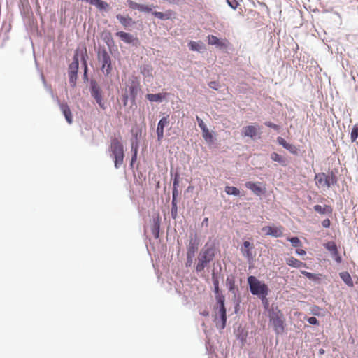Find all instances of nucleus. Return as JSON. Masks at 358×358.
<instances>
[{
	"label": "nucleus",
	"mask_w": 358,
	"mask_h": 358,
	"mask_svg": "<svg viewBox=\"0 0 358 358\" xmlns=\"http://www.w3.org/2000/svg\"><path fill=\"white\" fill-rule=\"evenodd\" d=\"M109 151L113 159L115 167L119 169L123 164L124 158V146L120 136L111 138Z\"/></svg>",
	"instance_id": "1"
},
{
	"label": "nucleus",
	"mask_w": 358,
	"mask_h": 358,
	"mask_svg": "<svg viewBox=\"0 0 358 358\" xmlns=\"http://www.w3.org/2000/svg\"><path fill=\"white\" fill-rule=\"evenodd\" d=\"M215 257V250L213 247L204 248L202 249L196 259V271L201 272L205 267Z\"/></svg>",
	"instance_id": "2"
},
{
	"label": "nucleus",
	"mask_w": 358,
	"mask_h": 358,
	"mask_svg": "<svg viewBox=\"0 0 358 358\" xmlns=\"http://www.w3.org/2000/svg\"><path fill=\"white\" fill-rule=\"evenodd\" d=\"M248 282L250 286V290L253 295H257L262 299L266 298L268 295V286L264 282L259 281L256 277H248Z\"/></svg>",
	"instance_id": "3"
},
{
	"label": "nucleus",
	"mask_w": 358,
	"mask_h": 358,
	"mask_svg": "<svg viewBox=\"0 0 358 358\" xmlns=\"http://www.w3.org/2000/svg\"><path fill=\"white\" fill-rule=\"evenodd\" d=\"M315 180L316 185L320 188H329L337 182L336 177L333 173L329 175L319 173L315 175Z\"/></svg>",
	"instance_id": "4"
},
{
	"label": "nucleus",
	"mask_w": 358,
	"mask_h": 358,
	"mask_svg": "<svg viewBox=\"0 0 358 358\" xmlns=\"http://www.w3.org/2000/svg\"><path fill=\"white\" fill-rule=\"evenodd\" d=\"M270 322L273 326L274 331L277 334H282L284 332V319L283 314L280 310H273L270 313Z\"/></svg>",
	"instance_id": "5"
},
{
	"label": "nucleus",
	"mask_w": 358,
	"mask_h": 358,
	"mask_svg": "<svg viewBox=\"0 0 358 358\" xmlns=\"http://www.w3.org/2000/svg\"><path fill=\"white\" fill-rule=\"evenodd\" d=\"M99 59L101 62V70L108 76L112 71L111 59L108 53L103 50L99 53Z\"/></svg>",
	"instance_id": "6"
},
{
	"label": "nucleus",
	"mask_w": 358,
	"mask_h": 358,
	"mask_svg": "<svg viewBox=\"0 0 358 358\" xmlns=\"http://www.w3.org/2000/svg\"><path fill=\"white\" fill-rule=\"evenodd\" d=\"M79 61L77 53L73 57V60L69 66V82L72 85H75L77 79Z\"/></svg>",
	"instance_id": "7"
},
{
	"label": "nucleus",
	"mask_w": 358,
	"mask_h": 358,
	"mask_svg": "<svg viewBox=\"0 0 358 358\" xmlns=\"http://www.w3.org/2000/svg\"><path fill=\"white\" fill-rule=\"evenodd\" d=\"M207 42L209 45H215L220 50L227 49L230 45V42L227 38L220 39L214 35H208Z\"/></svg>",
	"instance_id": "8"
},
{
	"label": "nucleus",
	"mask_w": 358,
	"mask_h": 358,
	"mask_svg": "<svg viewBox=\"0 0 358 358\" xmlns=\"http://www.w3.org/2000/svg\"><path fill=\"white\" fill-rule=\"evenodd\" d=\"M215 299L217 303L220 304L219 314L222 320L221 329H224L227 322L226 308L224 306V296L220 293L215 294Z\"/></svg>",
	"instance_id": "9"
},
{
	"label": "nucleus",
	"mask_w": 358,
	"mask_h": 358,
	"mask_svg": "<svg viewBox=\"0 0 358 358\" xmlns=\"http://www.w3.org/2000/svg\"><path fill=\"white\" fill-rule=\"evenodd\" d=\"M324 247L331 253L332 258L336 263L341 264L342 262V257L334 241H331L325 243Z\"/></svg>",
	"instance_id": "10"
},
{
	"label": "nucleus",
	"mask_w": 358,
	"mask_h": 358,
	"mask_svg": "<svg viewBox=\"0 0 358 358\" xmlns=\"http://www.w3.org/2000/svg\"><path fill=\"white\" fill-rule=\"evenodd\" d=\"M91 94L93 98L96 100V103L99 104V106L101 108L105 109V106L101 95V91L100 87L96 84H94L92 85Z\"/></svg>",
	"instance_id": "11"
},
{
	"label": "nucleus",
	"mask_w": 358,
	"mask_h": 358,
	"mask_svg": "<svg viewBox=\"0 0 358 358\" xmlns=\"http://www.w3.org/2000/svg\"><path fill=\"white\" fill-rule=\"evenodd\" d=\"M259 128L257 126L249 125L244 127L242 130L243 136H248L254 138L259 133Z\"/></svg>",
	"instance_id": "12"
},
{
	"label": "nucleus",
	"mask_w": 358,
	"mask_h": 358,
	"mask_svg": "<svg viewBox=\"0 0 358 358\" xmlns=\"http://www.w3.org/2000/svg\"><path fill=\"white\" fill-rule=\"evenodd\" d=\"M278 143L282 145L284 148L287 150L290 153L293 155H298V148L296 145L287 143L283 138L278 137L277 138Z\"/></svg>",
	"instance_id": "13"
},
{
	"label": "nucleus",
	"mask_w": 358,
	"mask_h": 358,
	"mask_svg": "<svg viewBox=\"0 0 358 358\" xmlns=\"http://www.w3.org/2000/svg\"><path fill=\"white\" fill-rule=\"evenodd\" d=\"M59 108H60V110L62 112L63 115H64L66 122L69 124H72L73 115H72V113L70 110V108L69 107L67 103H59Z\"/></svg>",
	"instance_id": "14"
},
{
	"label": "nucleus",
	"mask_w": 358,
	"mask_h": 358,
	"mask_svg": "<svg viewBox=\"0 0 358 358\" xmlns=\"http://www.w3.org/2000/svg\"><path fill=\"white\" fill-rule=\"evenodd\" d=\"M199 243L196 238H190L189 243L187 246V254H189V257H194L196 252L198 250Z\"/></svg>",
	"instance_id": "15"
},
{
	"label": "nucleus",
	"mask_w": 358,
	"mask_h": 358,
	"mask_svg": "<svg viewBox=\"0 0 358 358\" xmlns=\"http://www.w3.org/2000/svg\"><path fill=\"white\" fill-rule=\"evenodd\" d=\"M161 218L159 214L153 217L151 231L155 238H159Z\"/></svg>",
	"instance_id": "16"
},
{
	"label": "nucleus",
	"mask_w": 358,
	"mask_h": 358,
	"mask_svg": "<svg viewBox=\"0 0 358 358\" xmlns=\"http://www.w3.org/2000/svg\"><path fill=\"white\" fill-rule=\"evenodd\" d=\"M169 123L168 117H162L158 122L157 128V134L158 140H161L164 136V129Z\"/></svg>",
	"instance_id": "17"
},
{
	"label": "nucleus",
	"mask_w": 358,
	"mask_h": 358,
	"mask_svg": "<svg viewBox=\"0 0 358 358\" xmlns=\"http://www.w3.org/2000/svg\"><path fill=\"white\" fill-rule=\"evenodd\" d=\"M116 35L127 43H132L135 41L136 43H137L138 42V39L134 38L131 34L124 31H118L116 33Z\"/></svg>",
	"instance_id": "18"
},
{
	"label": "nucleus",
	"mask_w": 358,
	"mask_h": 358,
	"mask_svg": "<svg viewBox=\"0 0 358 358\" xmlns=\"http://www.w3.org/2000/svg\"><path fill=\"white\" fill-rule=\"evenodd\" d=\"M245 185L257 195H260L264 192V189L259 186V183L249 181Z\"/></svg>",
	"instance_id": "19"
},
{
	"label": "nucleus",
	"mask_w": 358,
	"mask_h": 358,
	"mask_svg": "<svg viewBox=\"0 0 358 358\" xmlns=\"http://www.w3.org/2000/svg\"><path fill=\"white\" fill-rule=\"evenodd\" d=\"M252 248L253 245L250 243L249 241H245L243 242V248H241V252L245 257H247L248 259H250L252 257Z\"/></svg>",
	"instance_id": "20"
},
{
	"label": "nucleus",
	"mask_w": 358,
	"mask_h": 358,
	"mask_svg": "<svg viewBox=\"0 0 358 358\" xmlns=\"http://www.w3.org/2000/svg\"><path fill=\"white\" fill-rule=\"evenodd\" d=\"M286 264L293 268L306 267V264L294 257H289L286 259Z\"/></svg>",
	"instance_id": "21"
},
{
	"label": "nucleus",
	"mask_w": 358,
	"mask_h": 358,
	"mask_svg": "<svg viewBox=\"0 0 358 358\" xmlns=\"http://www.w3.org/2000/svg\"><path fill=\"white\" fill-rule=\"evenodd\" d=\"M314 210L322 215H331L333 212V209L331 207V206L329 205H324V206H322L320 205H315L314 206Z\"/></svg>",
	"instance_id": "22"
},
{
	"label": "nucleus",
	"mask_w": 358,
	"mask_h": 358,
	"mask_svg": "<svg viewBox=\"0 0 358 358\" xmlns=\"http://www.w3.org/2000/svg\"><path fill=\"white\" fill-rule=\"evenodd\" d=\"M188 46L192 51L202 52L206 49L204 43L201 41H190Z\"/></svg>",
	"instance_id": "23"
},
{
	"label": "nucleus",
	"mask_w": 358,
	"mask_h": 358,
	"mask_svg": "<svg viewBox=\"0 0 358 358\" xmlns=\"http://www.w3.org/2000/svg\"><path fill=\"white\" fill-rule=\"evenodd\" d=\"M340 277L342 280L350 287H352L354 286L353 280L351 278L350 273L347 271L340 273Z\"/></svg>",
	"instance_id": "24"
},
{
	"label": "nucleus",
	"mask_w": 358,
	"mask_h": 358,
	"mask_svg": "<svg viewBox=\"0 0 358 358\" xmlns=\"http://www.w3.org/2000/svg\"><path fill=\"white\" fill-rule=\"evenodd\" d=\"M90 4L96 6L100 10H106L109 8L108 3L102 0H92Z\"/></svg>",
	"instance_id": "25"
},
{
	"label": "nucleus",
	"mask_w": 358,
	"mask_h": 358,
	"mask_svg": "<svg viewBox=\"0 0 358 358\" xmlns=\"http://www.w3.org/2000/svg\"><path fill=\"white\" fill-rule=\"evenodd\" d=\"M165 95H162L161 93L158 94H148L146 98L152 102L162 101Z\"/></svg>",
	"instance_id": "26"
},
{
	"label": "nucleus",
	"mask_w": 358,
	"mask_h": 358,
	"mask_svg": "<svg viewBox=\"0 0 358 358\" xmlns=\"http://www.w3.org/2000/svg\"><path fill=\"white\" fill-rule=\"evenodd\" d=\"M283 230L284 228L282 226H272L271 236L275 238L281 237L283 235Z\"/></svg>",
	"instance_id": "27"
},
{
	"label": "nucleus",
	"mask_w": 358,
	"mask_h": 358,
	"mask_svg": "<svg viewBox=\"0 0 358 358\" xmlns=\"http://www.w3.org/2000/svg\"><path fill=\"white\" fill-rule=\"evenodd\" d=\"M271 159L274 162H277L282 165H285V158L276 152H273L271 155Z\"/></svg>",
	"instance_id": "28"
},
{
	"label": "nucleus",
	"mask_w": 358,
	"mask_h": 358,
	"mask_svg": "<svg viewBox=\"0 0 358 358\" xmlns=\"http://www.w3.org/2000/svg\"><path fill=\"white\" fill-rule=\"evenodd\" d=\"M225 192L229 195H234L238 196L240 194V191L238 188L235 187L227 186L225 187Z\"/></svg>",
	"instance_id": "29"
},
{
	"label": "nucleus",
	"mask_w": 358,
	"mask_h": 358,
	"mask_svg": "<svg viewBox=\"0 0 358 358\" xmlns=\"http://www.w3.org/2000/svg\"><path fill=\"white\" fill-rule=\"evenodd\" d=\"M358 137V124H355L350 134V139L352 142H355Z\"/></svg>",
	"instance_id": "30"
},
{
	"label": "nucleus",
	"mask_w": 358,
	"mask_h": 358,
	"mask_svg": "<svg viewBox=\"0 0 358 358\" xmlns=\"http://www.w3.org/2000/svg\"><path fill=\"white\" fill-rule=\"evenodd\" d=\"M153 15L159 18V19H161V20H167L169 18V16H170V13H162V12H155L153 13Z\"/></svg>",
	"instance_id": "31"
},
{
	"label": "nucleus",
	"mask_w": 358,
	"mask_h": 358,
	"mask_svg": "<svg viewBox=\"0 0 358 358\" xmlns=\"http://www.w3.org/2000/svg\"><path fill=\"white\" fill-rule=\"evenodd\" d=\"M202 132H203V137L206 140V141H211L212 138H213V136L212 134L210 133L209 130L208 129V128H203V130H202Z\"/></svg>",
	"instance_id": "32"
},
{
	"label": "nucleus",
	"mask_w": 358,
	"mask_h": 358,
	"mask_svg": "<svg viewBox=\"0 0 358 358\" xmlns=\"http://www.w3.org/2000/svg\"><path fill=\"white\" fill-rule=\"evenodd\" d=\"M152 7L147 6V5H143V4L139 3L138 10H139L141 12L150 13L152 11Z\"/></svg>",
	"instance_id": "33"
},
{
	"label": "nucleus",
	"mask_w": 358,
	"mask_h": 358,
	"mask_svg": "<svg viewBox=\"0 0 358 358\" xmlns=\"http://www.w3.org/2000/svg\"><path fill=\"white\" fill-rule=\"evenodd\" d=\"M287 240L291 242L294 247H299L301 245V241L297 237L289 238Z\"/></svg>",
	"instance_id": "34"
},
{
	"label": "nucleus",
	"mask_w": 358,
	"mask_h": 358,
	"mask_svg": "<svg viewBox=\"0 0 358 358\" xmlns=\"http://www.w3.org/2000/svg\"><path fill=\"white\" fill-rule=\"evenodd\" d=\"M171 215L173 217H176L177 215V203L175 199H172L171 202Z\"/></svg>",
	"instance_id": "35"
},
{
	"label": "nucleus",
	"mask_w": 358,
	"mask_h": 358,
	"mask_svg": "<svg viewBox=\"0 0 358 358\" xmlns=\"http://www.w3.org/2000/svg\"><path fill=\"white\" fill-rule=\"evenodd\" d=\"M227 2L229 6L234 10L239 6V3L237 0H227Z\"/></svg>",
	"instance_id": "36"
},
{
	"label": "nucleus",
	"mask_w": 358,
	"mask_h": 358,
	"mask_svg": "<svg viewBox=\"0 0 358 358\" xmlns=\"http://www.w3.org/2000/svg\"><path fill=\"white\" fill-rule=\"evenodd\" d=\"M213 282L214 285V292L215 294L220 293V289H219V281L217 278H215L214 275L213 276Z\"/></svg>",
	"instance_id": "37"
},
{
	"label": "nucleus",
	"mask_w": 358,
	"mask_h": 358,
	"mask_svg": "<svg viewBox=\"0 0 358 358\" xmlns=\"http://www.w3.org/2000/svg\"><path fill=\"white\" fill-rule=\"evenodd\" d=\"M127 6L131 8V9H134V10H138V6H139V3H136V2H134L131 0H128L127 1Z\"/></svg>",
	"instance_id": "38"
},
{
	"label": "nucleus",
	"mask_w": 358,
	"mask_h": 358,
	"mask_svg": "<svg viewBox=\"0 0 358 358\" xmlns=\"http://www.w3.org/2000/svg\"><path fill=\"white\" fill-rule=\"evenodd\" d=\"M131 149L134 152V154L132 155V157H131V164L132 165V164L137 159V152H138V146L136 145L135 147L134 146V145H132V147H131Z\"/></svg>",
	"instance_id": "39"
},
{
	"label": "nucleus",
	"mask_w": 358,
	"mask_h": 358,
	"mask_svg": "<svg viewBox=\"0 0 358 358\" xmlns=\"http://www.w3.org/2000/svg\"><path fill=\"white\" fill-rule=\"evenodd\" d=\"M301 273L310 280H315L316 279L315 275L312 273H310V272H308L306 271H301Z\"/></svg>",
	"instance_id": "40"
},
{
	"label": "nucleus",
	"mask_w": 358,
	"mask_h": 358,
	"mask_svg": "<svg viewBox=\"0 0 358 358\" xmlns=\"http://www.w3.org/2000/svg\"><path fill=\"white\" fill-rule=\"evenodd\" d=\"M307 321L308 322L309 324H313V325H318L319 324V322H318L317 319L315 317H310L308 318Z\"/></svg>",
	"instance_id": "41"
},
{
	"label": "nucleus",
	"mask_w": 358,
	"mask_h": 358,
	"mask_svg": "<svg viewBox=\"0 0 358 358\" xmlns=\"http://www.w3.org/2000/svg\"><path fill=\"white\" fill-rule=\"evenodd\" d=\"M130 95L134 99L137 94V88L136 86H131L129 87Z\"/></svg>",
	"instance_id": "42"
},
{
	"label": "nucleus",
	"mask_w": 358,
	"mask_h": 358,
	"mask_svg": "<svg viewBox=\"0 0 358 358\" xmlns=\"http://www.w3.org/2000/svg\"><path fill=\"white\" fill-rule=\"evenodd\" d=\"M320 307L317 306H314L312 308H311V313L315 315H320Z\"/></svg>",
	"instance_id": "43"
},
{
	"label": "nucleus",
	"mask_w": 358,
	"mask_h": 358,
	"mask_svg": "<svg viewBox=\"0 0 358 358\" xmlns=\"http://www.w3.org/2000/svg\"><path fill=\"white\" fill-rule=\"evenodd\" d=\"M271 228L272 226H266L262 228V231L265 232L266 235L271 236Z\"/></svg>",
	"instance_id": "44"
},
{
	"label": "nucleus",
	"mask_w": 358,
	"mask_h": 358,
	"mask_svg": "<svg viewBox=\"0 0 358 358\" xmlns=\"http://www.w3.org/2000/svg\"><path fill=\"white\" fill-rule=\"evenodd\" d=\"M265 125H266L267 127H268L270 128H273L275 130H278L279 129V127L277 124H275L271 122H266Z\"/></svg>",
	"instance_id": "45"
},
{
	"label": "nucleus",
	"mask_w": 358,
	"mask_h": 358,
	"mask_svg": "<svg viewBox=\"0 0 358 358\" xmlns=\"http://www.w3.org/2000/svg\"><path fill=\"white\" fill-rule=\"evenodd\" d=\"M178 178H179L178 174H176L174 180H173V188H178L179 186Z\"/></svg>",
	"instance_id": "46"
},
{
	"label": "nucleus",
	"mask_w": 358,
	"mask_h": 358,
	"mask_svg": "<svg viewBox=\"0 0 358 358\" xmlns=\"http://www.w3.org/2000/svg\"><path fill=\"white\" fill-rule=\"evenodd\" d=\"M322 225L324 228H328L331 225V222L329 219H325L322 222Z\"/></svg>",
	"instance_id": "47"
},
{
	"label": "nucleus",
	"mask_w": 358,
	"mask_h": 358,
	"mask_svg": "<svg viewBox=\"0 0 358 358\" xmlns=\"http://www.w3.org/2000/svg\"><path fill=\"white\" fill-rule=\"evenodd\" d=\"M196 120L198 121L199 126L201 129V130H203V128H206V124H204L201 119H200L199 117H196Z\"/></svg>",
	"instance_id": "48"
},
{
	"label": "nucleus",
	"mask_w": 358,
	"mask_h": 358,
	"mask_svg": "<svg viewBox=\"0 0 358 358\" xmlns=\"http://www.w3.org/2000/svg\"><path fill=\"white\" fill-rule=\"evenodd\" d=\"M178 188H173V191H172V199H175L176 200V197L178 196Z\"/></svg>",
	"instance_id": "49"
},
{
	"label": "nucleus",
	"mask_w": 358,
	"mask_h": 358,
	"mask_svg": "<svg viewBox=\"0 0 358 358\" xmlns=\"http://www.w3.org/2000/svg\"><path fill=\"white\" fill-rule=\"evenodd\" d=\"M193 258L194 257H189V254H187V262H186L187 266H190L192 265Z\"/></svg>",
	"instance_id": "50"
},
{
	"label": "nucleus",
	"mask_w": 358,
	"mask_h": 358,
	"mask_svg": "<svg viewBox=\"0 0 358 358\" xmlns=\"http://www.w3.org/2000/svg\"><path fill=\"white\" fill-rule=\"evenodd\" d=\"M296 252L299 255H304L306 253L303 249H296Z\"/></svg>",
	"instance_id": "51"
},
{
	"label": "nucleus",
	"mask_w": 358,
	"mask_h": 358,
	"mask_svg": "<svg viewBox=\"0 0 358 358\" xmlns=\"http://www.w3.org/2000/svg\"><path fill=\"white\" fill-rule=\"evenodd\" d=\"M146 70L148 71V73H149L150 70L151 71L152 69L149 66H144L141 72L143 74H145V72Z\"/></svg>",
	"instance_id": "52"
},
{
	"label": "nucleus",
	"mask_w": 358,
	"mask_h": 358,
	"mask_svg": "<svg viewBox=\"0 0 358 358\" xmlns=\"http://www.w3.org/2000/svg\"><path fill=\"white\" fill-rule=\"evenodd\" d=\"M215 84H216V83H215V82H210V83H209V86H210V87H212V88H215Z\"/></svg>",
	"instance_id": "53"
},
{
	"label": "nucleus",
	"mask_w": 358,
	"mask_h": 358,
	"mask_svg": "<svg viewBox=\"0 0 358 358\" xmlns=\"http://www.w3.org/2000/svg\"><path fill=\"white\" fill-rule=\"evenodd\" d=\"M194 189V187L192 186H189L187 187V191H190V190H192Z\"/></svg>",
	"instance_id": "54"
},
{
	"label": "nucleus",
	"mask_w": 358,
	"mask_h": 358,
	"mask_svg": "<svg viewBox=\"0 0 358 358\" xmlns=\"http://www.w3.org/2000/svg\"><path fill=\"white\" fill-rule=\"evenodd\" d=\"M208 218H205V219L203 220V224L204 223H207V222H208Z\"/></svg>",
	"instance_id": "55"
},
{
	"label": "nucleus",
	"mask_w": 358,
	"mask_h": 358,
	"mask_svg": "<svg viewBox=\"0 0 358 358\" xmlns=\"http://www.w3.org/2000/svg\"><path fill=\"white\" fill-rule=\"evenodd\" d=\"M320 354H324V350L323 349H320Z\"/></svg>",
	"instance_id": "56"
},
{
	"label": "nucleus",
	"mask_w": 358,
	"mask_h": 358,
	"mask_svg": "<svg viewBox=\"0 0 358 358\" xmlns=\"http://www.w3.org/2000/svg\"><path fill=\"white\" fill-rule=\"evenodd\" d=\"M84 64H85V71L87 70V64H86V61L84 59Z\"/></svg>",
	"instance_id": "57"
}]
</instances>
